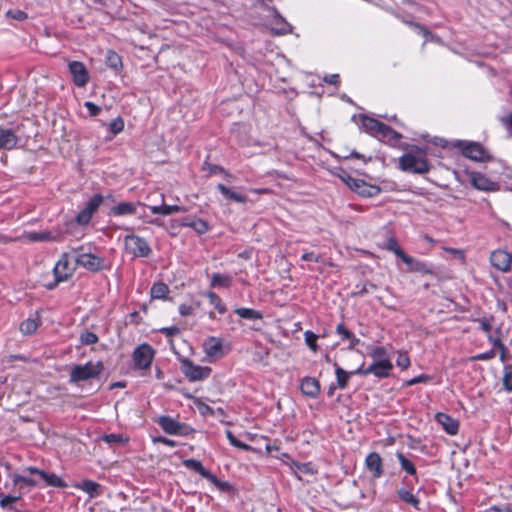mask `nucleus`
Wrapping results in <instances>:
<instances>
[{
	"instance_id": "nucleus-5",
	"label": "nucleus",
	"mask_w": 512,
	"mask_h": 512,
	"mask_svg": "<svg viewBox=\"0 0 512 512\" xmlns=\"http://www.w3.org/2000/svg\"><path fill=\"white\" fill-rule=\"evenodd\" d=\"M124 247L128 254L135 258H146L152 253L149 243L142 237L129 234L124 237Z\"/></svg>"
},
{
	"instance_id": "nucleus-55",
	"label": "nucleus",
	"mask_w": 512,
	"mask_h": 512,
	"mask_svg": "<svg viewBox=\"0 0 512 512\" xmlns=\"http://www.w3.org/2000/svg\"><path fill=\"white\" fill-rule=\"evenodd\" d=\"M369 355L376 360H380L387 357V350L384 346H375L371 349Z\"/></svg>"
},
{
	"instance_id": "nucleus-48",
	"label": "nucleus",
	"mask_w": 512,
	"mask_h": 512,
	"mask_svg": "<svg viewBox=\"0 0 512 512\" xmlns=\"http://www.w3.org/2000/svg\"><path fill=\"white\" fill-rule=\"evenodd\" d=\"M304 339H305V343L306 345L313 351V352H317L318 350V345H317V339H318V336L308 330L304 333Z\"/></svg>"
},
{
	"instance_id": "nucleus-23",
	"label": "nucleus",
	"mask_w": 512,
	"mask_h": 512,
	"mask_svg": "<svg viewBox=\"0 0 512 512\" xmlns=\"http://www.w3.org/2000/svg\"><path fill=\"white\" fill-rule=\"evenodd\" d=\"M41 324L39 313L36 312L34 318H27L23 320L19 326V329L23 335L29 336L34 334Z\"/></svg>"
},
{
	"instance_id": "nucleus-28",
	"label": "nucleus",
	"mask_w": 512,
	"mask_h": 512,
	"mask_svg": "<svg viewBox=\"0 0 512 512\" xmlns=\"http://www.w3.org/2000/svg\"><path fill=\"white\" fill-rule=\"evenodd\" d=\"M183 465L189 470H192L199 475H201L203 478L207 479L208 477H211V472L207 470L201 461L196 459H185L183 460Z\"/></svg>"
},
{
	"instance_id": "nucleus-64",
	"label": "nucleus",
	"mask_w": 512,
	"mask_h": 512,
	"mask_svg": "<svg viewBox=\"0 0 512 512\" xmlns=\"http://www.w3.org/2000/svg\"><path fill=\"white\" fill-rule=\"evenodd\" d=\"M8 15L18 21L25 20L27 18V14L22 10H9Z\"/></svg>"
},
{
	"instance_id": "nucleus-38",
	"label": "nucleus",
	"mask_w": 512,
	"mask_h": 512,
	"mask_svg": "<svg viewBox=\"0 0 512 512\" xmlns=\"http://www.w3.org/2000/svg\"><path fill=\"white\" fill-rule=\"evenodd\" d=\"M78 488L93 498L99 495L100 485L92 480H84L78 485Z\"/></svg>"
},
{
	"instance_id": "nucleus-43",
	"label": "nucleus",
	"mask_w": 512,
	"mask_h": 512,
	"mask_svg": "<svg viewBox=\"0 0 512 512\" xmlns=\"http://www.w3.org/2000/svg\"><path fill=\"white\" fill-rule=\"evenodd\" d=\"M205 296L208 298L210 304L213 305L220 314H224L227 311L226 305L216 293L209 291Z\"/></svg>"
},
{
	"instance_id": "nucleus-10",
	"label": "nucleus",
	"mask_w": 512,
	"mask_h": 512,
	"mask_svg": "<svg viewBox=\"0 0 512 512\" xmlns=\"http://www.w3.org/2000/svg\"><path fill=\"white\" fill-rule=\"evenodd\" d=\"M68 68L74 85L79 88L85 87L90 80V74L84 63L80 61H70Z\"/></svg>"
},
{
	"instance_id": "nucleus-41",
	"label": "nucleus",
	"mask_w": 512,
	"mask_h": 512,
	"mask_svg": "<svg viewBox=\"0 0 512 512\" xmlns=\"http://www.w3.org/2000/svg\"><path fill=\"white\" fill-rule=\"evenodd\" d=\"M12 482L14 486H17L20 489H22L23 487H34L37 484L34 479L20 474H13Z\"/></svg>"
},
{
	"instance_id": "nucleus-52",
	"label": "nucleus",
	"mask_w": 512,
	"mask_h": 512,
	"mask_svg": "<svg viewBox=\"0 0 512 512\" xmlns=\"http://www.w3.org/2000/svg\"><path fill=\"white\" fill-rule=\"evenodd\" d=\"M396 364L401 369L405 370L410 366V358L406 351H399Z\"/></svg>"
},
{
	"instance_id": "nucleus-27",
	"label": "nucleus",
	"mask_w": 512,
	"mask_h": 512,
	"mask_svg": "<svg viewBox=\"0 0 512 512\" xmlns=\"http://www.w3.org/2000/svg\"><path fill=\"white\" fill-rule=\"evenodd\" d=\"M157 423L167 434L175 435L177 432H180L178 430L180 422L176 421L170 416H160Z\"/></svg>"
},
{
	"instance_id": "nucleus-37",
	"label": "nucleus",
	"mask_w": 512,
	"mask_h": 512,
	"mask_svg": "<svg viewBox=\"0 0 512 512\" xmlns=\"http://www.w3.org/2000/svg\"><path fill=\"white\" fill-rule=\"evenodd\" d=\"M339 178L355 193L358 192L360 185L363 182L362 179L354 178L346 171H341Z\"/></svg>"
},
{
	"instance_id": "nucleus-57",
	"label": "nucleus",
	"mask_w": 512,
	"mask_h": 512,
	"mask_svg": "<svg viewBox=\"0 0 512 512\" xmlns=\"http://www.w3.org/2000/svg\"><path fill=\"white\" fill-rule=\"evenodd\" d=\"M185 208L178 205L162 204V215L167 216L178 212H184Z\"/></svg>"
},
{
	"instance_id": "nucleus-56",
	"label": "nucleus",
	"mask_w": 512,
	"mask_h": 512,
	"mask_svg": "<svg viewBox=\"0 0 512 512\" xmlns=\"http://www.w3.org/2000/svg\"><path fill=\"white\" fill-rule=\"evenodd\" d=\"M196 406L202 416H214L215 414V410L202 401H198Z\"/></svg>"
},
{
	"instance_id": "nucleus-14",
	"label": "nucleus",
	"mask_w": 512,
	"mask_h": 512,
	"mask_svg": "<svg viewBox=\"0 0 512 512\" xmlns=\"http://www.w3.org/2000/svg\"><path fill=\"white\" fill-rule=\"evenodd\" d=\"M392 369L393 364L389 358L376 360L369 365V372L379 379L389 377Z\"/></svg>"
},
{
	"instance_id": "nucleus-51",
	"label": "nucleus",
	"mask_w": 512,
	"mask_h": 512,
	"mask_svg": "<svg viewBox=\"0 0 512 512\" xmlns=\"http://www.w3.org/2000/svg\"><path fill=\"white\" fill-rule=\"evenodd\" d=\"M124 129V121L121 117L113 119L109 124V131L113 135H117Z\"/></svg>"
},
{
	"instance_id": "nucleus-11",
	"label": "nucleus",
	"mask_w": 512,
	"mask_h": 512,
	"mask_svg": "<svg viewBox=\"0 0 512 512\" xmlns=\"http://www.w3.org/2000/svg\"><path fill=\"white\" fill-rule=\"evenodd\" d=\"M512 256L504 250H495L490 255L491 265L501 272L511 269Z\"/></svg>"
},
{
	"instance_id": "nucleus-45",
	"label": "nucleus",
	"mask_w": 512,
	"mask_h": 512,
	"mask_svg": "<svg viewBox=\"0 0 512 512\" xmlns=\"http://www.w3.org/2000/svg\"><path fill=\"white\" fill-rule=\"evenodd\" d=\"M502 382L504 389L512 392V364L504 366Z\"/></svg>"
},
{
	"instance_id": "nucleus-21",
	"label": "nucleus",
	"mask_w": 512,
	"mask_h": 512,
	"mask_svg": "<svg viewBox=\"0 0 512 512\" xmlns=\"http://www.w3.org/2000/svg\"><path fill=\"white\" fill-rule=\"evenodd\" d=\"M404 263L408 266L410 272L434 275V270L430 265L411 256L406 257Z\"/></svg>"
},
{
	"instance_id": "nucleus-2",
	"label": "nucleus",
	"mask_w": 512,
	"mask_h": 512,
	"mask_svg": "<svg viewBox=\"0 0 512 512\" xmlns=\"http://www.w3.org/2000/svg\"><path fill=\"white\" fill-rule=\"evenodd\" d=\"M103 371L104 364L102 361H88L85 364L75 365L71 368L69 383L79 384L81 382L97 379Z\"/></svg>"
},
{
	"instance_id": "nucleus-25",
	"label": "nucleus",
	"mask_w": 512,
	"mask_h": 512,
	"mask_svg": "<svg viewBox=\"0 0 512 512\" xmlns=\"http://www.w3.org/2000/svg\"><path fill=\"white\" fill-rule=\"evenodd\" d=\"M396 493L401 501L408 505H411L416 510H420V500L417 496L413 494L412 489L402 487L399 488Z\"/></svg>"
},
{
	"instance_id": "nucleus-61",
	"label": "nucleus",
	"mask_w": 512,
	"mask_h": 512,
	"mask_svg": "<svg viewBox=\"0 0 512 512\" xmlns=\"http://www.w3.org/2000/svg\"><path fill=\"white\" fill-rule=\"evenodd\" d=\"M492 320H493V316H491L489 318L484 317V318L478 319L477 322L479 323L482 331H484L485 333H489L492 328V325H491Z\"/></svg>"
},
{
	"instance_id": "nucleus-24",
	"label": "nucleus",
	"mask_w": 512,
	"mask_h": 512,
	"mask_svg": "<svg viewBox=\"0 0 512 512\" xmlns=\"http://www.w3.org/2000/svg\"><path fill=\"white\" fill-rule=\"evenodd\" d=\"M471 181L473 186L478 190L492 191L495 188V183L481 173H473Z\"/></svg>"
},
{
	"instance_id": "nucleus-6",
	"label": "nucleus",
	"mask_w": 512,
	"mask_h": 512,
	"mask_svg": "<svg viewBox=\"0 0 512 512\" xmlns=\"http://www.w3.org/2000/svg\"><path fill=\"white\" fill-rule=\"evenodd\" d=\"M181 371L190 382L202 381L207 379L212 372L208 366H200L192 360L185 358L181 361Z\"/></svg>"
},
{
	"instance_id": "nucleus-53",
	"label": "nucleus",
	"mask_w": 512,
	"mask_h": 512,
	"mask_svg": "<svg viewBox=\"0 0 512 512\" xmlns=\"http://www.w3.org/2000/svg\"><path fill=\"white\" fill-rule=\"evenodd\" d=\"M20 499H21V495H18V496L5 495L0 499V506L4 509H11L12 505Z\"/></svg>"
},
{
	"instance_id": "nucleus-32",
	"label": "nucleus",
	"mask_w": 512,
	"mask_h": 512,
	"mask_svg": "<svg viewBox=\"0 0 512 512\" xmlns=\"http://www.w3.org/2000/svg\"><path fill=\"white\" fill-rule=\"evenodd\" d=\"M336 375V385L340 389H345L350 380L351 373L341 368L336 362L333 363Z\"/></svg>"
},
{
	"instance_id": "nucleus-8",
	"label": "nucleus",
	"mask_w": 512,
	"mask_h": 512,
	"mask_svg": "<svg viewBox=\"0 0 512 512\" xmlns=\"http://www.w3.org/2000/svg\"><path fill=\"white\" fill-rule=\"evenodd\" d=\"M104 202V196L97 193L94 194L85 207L76 215L75 222L80 226H86L90 223L94 213L99 209Z\"/></svg>"
},
{
	"instance_id": "nucleus-4",
	"label": "nucleus",
	"mask_w": 512,
	"mask_h": 512,
	"mask_svg": "<svg viewBox=\"0 0 512 512\" xmlns=\"http://www.w3.org/2000/svg\"><path fill=\"white\" fill-rule=\"evenodd\" d=\"M453 147L460 150L463 156L474 161L485 162L491 159L489 153L478 142L457 140L453 143Z\"/></svg>"
},
{
	"instance_id": "nucleus-36",
	"label": "nucleus",
	"mask_w": 512,
	"mask_h": 512,
	"mask_svg": "<svg viewBox=\"0 0 512 512\" xmlns=\"http://www.w3.org/2000/svg\"><path fill=\"white\" fill-rule=\"evenodd\" d=\"M169 293V287L164 282H156L152 285L150 290L151 298L164 299Z\"/></svg>"
},
{
	"instance_id": "nucleus-1",
	"label": "nucleus",
	"mask_w": 512,
	"mask_h": 512,
	"mask_svg": "<svg viewBox=\"0 0 512 512\" xmlns=\"http://www.w3.org/2000/svg\"><path fill=\"white\" fill-rule=\"evenodd\" d=\"M398 167L404 172L413 174H425L430 170V165L422 154V150L415 145L399 158Z\"/></svg>"
},
{
	"instance_id": "nucleus-62",
	"label": "nucleus",
	"mask_w": 512,
	"mask_h": 512,
	"mask_svg": "<svg viewBox=\"0 0 512 512\" xmlns=\"http://www.w3.org/2000/svg\"><path fill=\"white\" fill-rule=\"evenodd\" d=\"M495 357V352L493 349L487 351V352H484V353H480V354H477V355H474L471 357V360L473 361H486V360H490L492 358Z\"/></svg>"
},
{
	"instance_id": "nucleus-29",
	"label": "nucleus",
	"mask_w": 512,
	"mask_h": 512,
	"mask_svg": "<svg viewBox=\"0 0 512 512\" xmlns=\"http://www.w3.org/2000/svg\"><path fill=\"white\" fill-rule=\"evenodd\" d=\"M336 332L343 340L350 341L349 349H354L360 342V339L357 338L353 332L348 330L343 323L337 325Z\"/></svg>"
},
{
	"instance_id": "nucleus-54",
	"label": "nucleus",
	"mask_w": 512,
	"mask_h": 512,
	"mask_svg": "<svg viewBox=\"0 0 512 512\" xmlns=\"http://www.w3.org/2000/svg\"><path fill=\"white\" fill-rule=\"evenodd\" d=\"M28 238L31 241H51L54 239L50 232H32L29 233Z\"/></svg>"
},
{
	"instance_id": "nucleus-63",
	"label": "nucleus",
	"mask_w": 512,
	"mask_h": 512,
	"mask_svg": "<svg viewBox=\"0 0 512 512\" xmlns=\"http://www.w3.org/2000/svg\"><path fill=\"white\" fill-rule=\"evenodd\" d=\"M152 441L155 444L161 443V444H164V445L169 446V447H175L176 446V442L174 440L166 438V437H163V436L153 437Z\"/></svg>"
},
{
	"instance_id": "nucleus-50",
	"label": "nucleus",
	"mask_w": 512,
	"mask_h": 512,
	"mask_svg": "<svg viewBox=\"0 0 512 512\" xmlns=\"http://www.w3.org/2000/svg\"><path fill=\"white\" fill-rule=\"evenodd\" d=\"M80 341L84 345L96 344L99 341L98 336L91 331H85L80 335Z\"/></svg>"
},
{
	"instance_id": "nucleus-47",
	"label": "nucleus",
	"mask_w": 512,
	"mask_h": 512,
	"mask_svg": "<svg viewBox=\"0 0 512 512\" xmlns=\"http://www.w3.org/2000/svg\"><path fill=\"white\" fill-rule=\"evenodd\" d=\"M376 289H377L376 284L369 282V281H365L361 285V288L357 291L352 292L351 295H352V297H362V296L368 294L370 291H373Z\"/></svg>"
},
{
	"instance_id": "nucleus-7",
	"label": "nucleus",
	"mask_w": 512,
	"mask_h": 512,
	"mask_svg": "<svg viewBox=\"0 0 512 512\" xmlns=\"http://www.w3.org/2000/svg\"><path fill=\"white\" fill-rule=\"evenodd\" d=\"M75 262L92 273L110 269V265L105 262L104 258L93 253H80Z\"/></svg>"
},
{
	"instance_id": "nucleus-58",
	"label": "nucleus",
	"mask_w": 512,
	"mask_h": 512,
	"mask_svg": "<svg viewBox=\"0 0 512 512\" xmlns=\"http://www.w3.org/2000/svg\"><path fill=\"white\" fill-rule=\"evenodd\" d=\"M84 107L88 110V113L91 117L98 116L102 110L100 106L91 101H86L84 103Z\"/></svg>"
},
{
	"instance_id": "nucleus-12",
	"label": "nucleus",
	"mask_w": 512,
	"mask_h": 512,
	"mask_svg": "<svg viewBox=\"0 0 512 512\" xmlns=\"http://www.w3.org/2000/svg\"><path fill=\"white\" fill-rule=\"evenodd\" d=\"M178 226L190 227L198 234H205L209 231L210 226L208 222L202 218H196L192 216H185L177 220Z\"/></svg>"
},
{
	"instance_id": "nucleus-30",
	"label": "nucleus",
	"mask_w": 512,
	"mask_h": 512,
	"mask_svg": "<svg viewBox=\"0 0 512 512\" xmlns=\"http://www.w3.org/2000/svg\"><path fill=\"white\" fill-rule=\"evenodd\" d=\"M382 189L363 180L356 194L364 198H373L381 193Z\"/></svg>"
},
{
	"instance_id": "nucleus-13",
	"label": "nucleus",
	"mask_w": 512,
	"mask_h": 512,
	"mask_svg": "<svg viewBox=\"0 0 512 512\" xmlns=\"http://www.w3.org/2000/svg\"><path fill=\"white\" fill-rule=\"evenodd\" d=\"M365 466L375 479L380 478L384 473L383 461L377 452H371L366 456Z\"/></svg>"
},
{
	"instance_id": "nucleus-39",
	"label": "nucleus",
	"mask_w": 512,
	"mask_h": 512,
	"mask_svg": "<svg viewBox=\"0 0 512 512\" xmlns=\"http://www.w3.org/2000/svg\"><path fill=\"white\" fill-rule=\"evenodd\" d=\"M105 63L109 68H111L115 71L119 70L122 67L121 57L119 56L118 53H116L115 51H112V50H109L107 52V55L105 58Z\"/></svg>"
},
{
	"instance_id": "nucleus-44",
	"label": "nucleus",
	"mask_w": 512,
	"mask_h": 512,
	"mask_svg": "<svg viewBox=\"0 0 512 512\" xmlns=\"http://www.w3.org/2000/svg\"><path fill=\"white\" fill-rule=\"evenodd\" d=\"M202 170L208 171L209 175L212 174H221L223 176H230V173L226 171L222 166L217 164H212L208 161H204L202 164Z\"/></svg>"
},
{
	"instance_id": "nucleus-40",
	"label": "nucleus",
	"mask_w": 512,
	"mask_h": 512,
	"mask_svg": "<svg viewBox=\"0 0 512 512\" xmlns=\"http://www.w3.org/2000/svg\"><path fill=\"white\" fill-rule=\"evenodd\" d=\"M386 248L387 250H389L390 252H393L397 257H399L403 262H404V259L406 257H408L409 255H407L403 249L400 247L398 241L396 238L394 237H390L388 240H387V243H386Z\"/></svg>"
},
{
	"instance_id": "nucleus-26",
	"label": "nucleus",
	"mask_w": 512,
	"mask_h": 512,
	"mask_svg": "<svg viewBox=\"0 0 512 512\" xmlns=\"http://www.w3.org/2000/svg\"><path fill=\"white\" fill-rule=\"evenodd\" d=\"M361 124L367 133L376 137L381 130L383 122L366 115L361 116Z\"/></svg>"
},
{
	"instance_id": "nucleus-15",
	"label": "nucleus",
	"mask_w": 512,
	"mask_h": 512,
	"mask_svg": "<svg viewBox=\"0 0 512 512\" xmlns=\"http://www.w3.org/2000/svg\"><path fill=\"white\" fill-rule=\"evenodd\" d=\"M138 206H145V204L140 202H120L111 207L108 215L114 217L135 215L137 213Z\"/></svg>"
},
{
	"instance_id": "nucleus-19",
	"label": "nucleus",
	"mask_w": 512,
	"mask_h": 512,
	"mask_svg": "<svg viewBox=\"0 0 512 512\" xmlns=\"http://www.w3.org/2000/svg\"><path fill=\"white\" fill-rule=\"evenodd\" d=\"M19 138L12 129L0 126V149L11 150L18 144Z\"/></svg>"
},
{
	"instance_id": "nucleus-33",
	"label": "nucleus",
	"mask_w": 512,
	"mask_h": 512,
	"mask_svg": "<svg viewBox=\"0 0 512 512\" xmlns=\"http://www.w3.org/2000/svg\"><path fill=\"white\" fill-rule=\"evenodd\" d=\"M232 283V277L229 275L219 274V273H213L211 276V282L210 287H222V288H228L230 287Z\"/></svg>"
},
{
	"instance_id": "nucleus-60",
	"label": "nucleus",
	"mask_w": 512,
	"mask_h": 512,
	"mask_svg": "<svg viewBox=\"0 0 512 512\" xmlns=\"http://www.w3.org/2000/svg\"><path fill=\"white\" fill-rule=\"evenodd\" d=\"M159 331L166 337H174L181 332L180 328L177 326L163 327Z\"/></svg>"
},
{
	"instance_id": "nucleus-35",
	"label": "nucleus",
	"mask_w": 512,
	"mask_h": 512,
	"mask_svg": "<svg viewBox=\"0 0 512 512\" xmlns=\"http://www.w3.org/2000/svg\"><path fill=\"white\" fill-rule=\"evenodd\" d=\"M240 318L248 319V320H261L263 318V314L252 308H237L234 311Z\"/></svg>"
},
{
	"instance_id": "nucleus-49",
	"label": "nucleus",
	"mask_w": 512,
	"mask_h": 512,
	"mask_svg": "<svg viewBox=\"0 0 512 512\" xmlns=\"http://www.w3.org/2000/svg\"><path fill=\"white\" fill-rule=\"evenodd\" d=\"M101 439L109 444H124L127 442V438H124L121 434H105L101 437Z\"/></svg>"
},
{
	"instance_id": "nucleus-18",
	"label": "nucleus",
	"mask_w": 512,
	"mask_h": 512,
	"mask_svg": "<svg viewBox=\"0 0 512 512\" xmlns=\"http://www.w3.org/2000/svg\"><path fill=\"white\" fill-rule=\"evenodd\" d=\"M203 349L209 357H220L223 355V343L220 338L209 337L203 343Z\"/></svg>"
},
{
	"instance_id": "nucleus-3",
	"label": "nucleus",
	"mask_w": 512,
	"mask_h": 512,
	"mask_svg": "<svg viewBox=\"0 0 512 512\" xmlns=\"http://www.w3.org/2000/svg\"><path fill=\"white\" fill-rule=\"evenodd\" d=\"M76 267L73 266L69 259L68 253H63L53 268L54 281L48 283L46 288L49 290L55 289L59 283L65 282L70 279Z\"/></svg>"
},
{
	"instance_id": "nucleus-9",
	"label": "nucleus",
	"mask_w": 512,
	"mask_h": 512,
	"mask_svg": "<svg viewBox=\"0 0 512 512\" xmlns=\"http://www.w3.org/2000/svg\"><path fill=\"white\" fill-rule=\"evenodd\" d=\"M154 358V350L149 344L139 345L133 352V361L137 368L147 369Z\"/></svg>"
},
{
	"instance_id": "nucleus-16",
	"label": "nucleus",
	"mask_w": 512,
	"mask_h": 512,
	"mask_svg": "<svg viewBox=\"0 0 512 512\" xmlns=\"http://www.w3.org/2000/svg\"><path fill=\"white\" fill-rule=\"evenodd\" d=\"M300 390L306 397L315 399L320 394L321 386L316 378L306 376L300 381Z\"/></svg>"
},
{
	"instance_id": "nucleus-34",
	"label": "nucleus",
	"mask_w": 512,
	"mask_h": 512,
	"mask_svg": "<svg viewBox=\"0 0 512 512\" xmlns=\"http://www.w3.org/2000/svg\"><path fill=\"white\" fill-rule=\"evenodd\" d=\"M41 479L44 480L48 486H51V487H57V488H66L67 487V484L64 482V480L54 473H47L44 471L41 474Z\"/></svg>"
},
{
	"instance_id": "nucleus-22",
	"label": "nucleus",
	"mask_w": 512,
	"mask_h": 512,
	"mask_svg": "<svg viewBox=\"0 0 512 512\" xmlns=\"http://www.w3.org/2000/svg\"><path fill=\"white\" fill-rule=\"evenodd\" d=\"M216 188L226 200L242 204L248 202V197L246 195L238 193L222 183H219Z\"/></svg>"
},
{
	"instance_id": "nucleus-59",
	"label": "nucleus",
	"mask_w": 512,
	"mask_h": 512,
	"mask_svg": "<svg viewBox=\"0 0 512 512\" xmlns=\"http://www.w3.org/2000/svg\"><path fill=\"white\" fill-rule=\"evenodd\" d=\"M431 379V377L427 374H420L408 381L405 382V385L406 386H413V385H416L418 383H425V382H428L429 380Z\"/></svg>"
},
{
	"instance_id": "nucleus-20",
	"label": "nucleus",
	"mask_w": 512,
	"mask_h": 512,
	"mask_svg": "<svg viewBox=\"0 0 512 512\" xmlns=\"http://www.w3.org/2000/svg\"><path fill=\"white\" fill-rule=\"evenodd\" d=\"M377 137L392 146H396L402 139V135L399 132L395 131L392 127L385 123L382 124L381 130L378 132Z\"/></svg>"
},
{
	"instance_id": "nucleus-17",
	"label": "nucleus",
	"mask_w": 512,
	"mask_h": 512,
	"mask_svg": "<svg viewBox=\"0 0 512 512\" xmlns=\"http://www.w3.org/2000/svg\"><path fill=\"white\" fill-rule=\"evenodd\" d=\"M435 420L441 425L443 430L449 435H456L459 431V422L452 418L450 415L438 412L435 415Z\"/></svg>"
},
{
	"instance_id": "nucleus-31",
	"label": "nucleus",
	"mask_w": 512,
	"mask_h": 512,
	"mask_svg": "<svg viewBox=\"0 0 512 512\" xmlns=\"http://www.w3.org/2000/svg\"><path fill=\"white\" fill-rule=\"evenodd\" d=\"M396 457L400 463L401 469L410 476L415 477V480L418 481L415 465L408 458H406L402 452H397Z\"/></svg>"
},
{
	"instance_id": "nucleus-46",
	"label": "nucleus",
	"mask_w": 512,
	"mask_h": 512,
	"mask_svg": "<svg viewBox=\"0 0 512 512\" xmlns=\"http://www.w3.org/2000/svg\"><path fill=\"white\" fill-rule=\"evenodd\" d=\"M226 436H227L229 443L232 446L239 448L241 450H244V451L252 450V447L250 445L238 440L230 430L226 431Z\"/></svg>"
},
{
	"instance_id": "nucleus-42",
	"label": "nucleus",
	"mask_w": 512,
	"mask_h": 512,
	"mask_svg": "<svg viewBox=\"0 0 512 512\" xmlns=\"http://www.w3.org/2000/svg\"><path fill=\"white\" fill-rule=\"evenodd\" d=\"M219 491L225 493H233L234 487L227 481L218 479L214 474L211 473V477L207 478Z\"/></svg>"
}]
</instances>
